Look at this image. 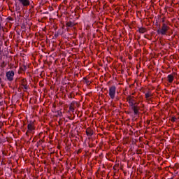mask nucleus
<instances>
[{
    "label": "nucleus",
    "mask_w": 179,
    "mask_h": 179,
    "mask_svg": "<svg viewBox=\"0 0 179 179\" xmlns=\"http://www.w3.org/2000/svg\"><path fill=\"white\" fill-rule=\"evenodd\" d=\"M6 76L7 80H8L9 82H12V80H13V78L15 76V71H9L6 72Z\"/></svg>",
    "instance_id": "4"
},
{
    "label": "nucleus",
    "mask_w": 179,
    "mask_h": 179,
    "mask_svg": "<svg viewBox=\"0 0 179 179\" xmlns=\"http://www.w3.org/2000/svg\"><path fill=\"white\" fill-rule=\"evenodd\" d=\"M0 30H2V25L1 24V22H0Z\"/></svg>",
    "instance_id": "16"
},
{
    "label": "nucleus",
    "mask_w": 179,
    "mask_h": 179,
    "mask_svg": "<svg viewBox=\"0 0 179 179\" xmlns=\"http://www.w3.org/2000/svg\"><path fill=\"white\" fill-rule=\"evenodd\" d=\"M138 31L141 34H143V33H146L147 30L145 27H138Z\"/></svg>",
    "instance_id": "10"
},
{
    "label": "nucleus",
    "mask_w": 179,
    "mask_h": 179,
    "mask_svg": "<svg viewBox=\"0 0 179 179\" xmlns=\"http://www.w3.org/2000/svg\"><path fill=\"white\" fill-rule=\"evenodd\" d=\"M169 29H170V27L164 23L161 29H157V34H161L162 36H166L167 31H169Z\"/></svg>",
    "instance_id": "1"
},
{
    "label": "nucleus",
    "mask_w": 179,
    "mask_h": 179,
    "mask_svg": "<svg viewBox=\"0 0 179 179\" xmlns=\"http://www.w3.org/2000/svg\"><path fill=\"white\" fill-rule=\"evenodd\" d=\"M20 3L22 5V6H29L30 5V1L29 0H18Z\"/></svg>",
    "instance_id": "7"
},
{
    "label": "nucleus",
    "mask_w": 179,
    "mask_h": 179,
    "mask_svg": "<svg viewBox=\"0 0 179 179\" xmlns=\"http://www.w3.org/2000/svg\"><path fill=\"white\" fill-rule=\"evenodd\" d=\"M36 128L34 127V122H30L27 124V131L25 134L29 136V134H33Z\"/></svg>",
    "instance_id": "3"
},
{
    "label": "nucleus",
    "mask_w": 179,
    "mask_h": 179,
    "mask_svg": "<svg viewBox=\"0 0 179 179\" xmlns=\"http://www.w3.org/2000/svg\"><path fill=\"white\" fill-rule=\"evenodd\" d=\"M73 26H75V24H73V22L69 21V22L66 23V27H73Z\"/></svg>",
    "instance_id": "12"
},
{
    "label": "nucleus",
    "mask_w": 179,
    "mask_h": 179,
    "mask_svg": "<svg viewBox=\"0 0 179 179\" xmlns=\"http://www.w3.org/2000/svg\"><path fill=\"white\" fill-rule=\"evenodd\" d=\"M86 135L87 136H93V130H92V129L88 128L86 129Z\"/></svg>",
    "instance_id": "8"
},
{
    "label": "nucleus",
    "mask_w": 179,
    "mask_h": 179,
    "mask_svg": "<svg viewBox=\"0 0 179 179\" xmlns=\"http://www.w3.org/2000/svg\"><path fill=\"white\" fill-rule=\"evenodd\" d=\"M69 110H73V108L72 107V106H71L69 107Z\"/></svg>",
    "instance_id": "15"
},
{
    "label": "nucleus",
    "mask_w": 179,
    "mask_h": 179,
    "mask_svg": "<svg viewBox=\"0 0 179 179\" xmlns=\"http://www.w3.org/2000/svg\"><path fill=\"white\" fill-rule=\"evenodd\" d=\"M167 79H168V82H169V83H173V80H174V76H173V75L169 74L167 76Z\"/></svg>",
    "instance_id": "9"
},
{
    "label": "nucleus",
    "mask_w": 179,
    "mask_h": 179,
    "mask_svg": "<svg viewBox=\"0 0 179 179\" xmlns=\"http://www.w3.org/2000/svg\"><path fill=\"white\" fill-rule=\"evenodd\" d=\"M1 66H2V68H5V66H6L5 62H2Z\"/></svg>",
    "instance_id": "14"
},
{
    "label": "nucleus",
    "mask_w": 179,
    "mask_h": 179,
    "mask_svg": "<svg viewBox=\"0 0 179 179\" xmlns=\"http://www.w3.org/2000/svg\"><path fill=\"white\" fill-rule=\"evenodd\" d=\"M173 121H175V120H174V119H173Z\"/></svg>",
    "instance_id": "18"
},
{
    "label": "nucleus",
    "mask_w": 179,
    "mask_h": 179,
    "mask_svg": "<svg viewBox=\"0 0 179 179\" xmlns=\"http://www.w3.org/2000/svg\"><path fill=\"white\" fill-rule=\"evenodd\" d=\"M145 99H149L150 97H152V92H148L147 93L145 94Z\"/></svg>",
    "instance_id": "11"
},
{
    "label": "nucleus",
    "mask_w": 179,
    "mask_h": 179,
    "mask_svg": "<svg viewBox=\"0 0 179 179\" xmlns=\"http://www.w3.org/2000/svg\"><path fill=\"white\" fill-rule=\"evenodd\" d=\"M131 110L134 111V115H138V114H139V108L136 104L133 105L132 106H131Z\"/></svg>",
    "instance_id": "6"
},
{
    "label": "nucleus",
    "mask_w": 179,
    "mask_h": 179,
    "mask_svg": "<svg viewBox=\"0 0 179 179\" xmlns=\"http://www.w3.org/2000/svg\"><path fill=\"white\" fill-rule=\"evenodd\" d=\"M117 94V87L112 85L109 87L108 94L112 100L115 99V94Z\"/></svg>",
    "instance_id": "2"
},
{
    "label": "nucleus",
    "mask_w": 179,
    "mask_h": 179,
    "mask_svg": "<svg viewBox=\"0 0 179 179\" xmlns=\"http://www.w3.org/2000/svg\"><path fill=\"white\" fill-rule=\"evenodd\" d=\"M127 101L129 103L130 107H131L132 106H135L136 104V102L135 101L134 96L131 95L127 96Z\"/></svg>",
    "instance_id": "5"
},
{
    "label": "nucleus",
    "mask_w": 179,
    "mask_h": 179,
    "mask_svg": "<svg viewBox=\"0 0 179 179\" xmlns=\"http://www.w3.org/2000/svg\"><path fill=\"white\" fill-rule=\"evenodd\" d=\"M22 87L23 89H25V90H27V89H29V87L27 86V85H24V84H22Z\"/></svg>",
    "instance_id": "13"
},
{
    "label": "nucleus",
    "mask_w": 179,
    "mask_h": 179,
    "mask_svg": "<svg viewBox=\"0 0 179 179\" xmlns=\"http://www.w3.org/2000/svg\"><path fill=\"white\" fill-rule=\"evenodd\" d=\"M0 120H1V115H0Z\"/></svg>",
    "instance_id": "17"
}]
</instances>
